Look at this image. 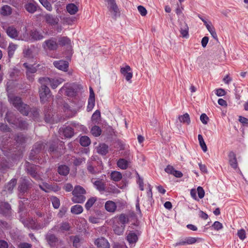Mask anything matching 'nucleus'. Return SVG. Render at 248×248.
<instances>
[{"instance_id":"nucleus-1","label":"nucleus","mask_w":248,"mask_h":248,"mask_svg":"<svg viewBox=\"0 0 248 248\" xmlns=\"http://www.w3.org/2000/svg\"><path fill=\"white\" fill-rule=\"evenodd\" d=\"M21 181L18 185L17 190L18 191V196L20 199H23V201H27L28 199L24 198L27 196L29 190L32 187L31 181L27 179L26 177H22Z\"/></svg>"},{"instance_id":"nucleus-2","label":"nucleus","mask_w":248,"mask_h":248,"mask_svg":"<svg viewBox=\"0 0 248 248\" xmlns=\"http://www.w3.org/2000/svg\"><path fill=\"white\" fill-rule=\"evenodd\" d=\"M86 193V190L80 186H76L72 191L73 197L72 201L74 203H83L86 200L84 195Z\"/></svg>"},{"instance_id":"nucleus-3","label":"nucleus","mask_w":248,"mask_h":248,"mask_svg":"<svg viewBox=\"0 0 248 248\" xmlns=\"http://www.w3.org/2000/svg\"><path fill=\"white\" fill-rule=\"evenodd\" d=\"M112 139V145L113 147L117 149L119 151L125 149L126 145L121 140L117 139L118 133L111 127L109 126V137ZM110 137H109V139Z\"/></svg>"},{"instance_id":"nucleus-4","label":"nucleus","mask_w":248,"mask_h":248,"mask_svg":"<svg viewBox=\"0 0 248 248\" xmlns=\"http://www.w3.org/2000/svg\"><path fill=\"white\" fill-rule=\"evenodd\" d=\"M81 89H82V87L80 85L76 83L69 84L67 83L61 88L60 92L62 93L63 91H65V93L67 96L72 97L76 95L78 90Z\"/></svg>"},{"instance_id":"nucleus-5","label":"nucleus","mask_w":248,"mask_h":248,"mask_svg":"<svg viewBox=\"0 0 248 248\" xmlns=\"http://www.w3.org/2000/svg\"><path fill=\"white\" fill-rule=\"evenodd\" d=\"M37 169L38 166L37 165L30 163L29 162H26L25 163V170L26 172L36 180H38L40 178Z\"/></svg>"},{"instance_id":"nucleus-6","label":"nucleus","mask_w":248,"mask_h":248,"mask_svg":"<svg viewBox=\"0 0 248 248\" xmlns=\"http://www.w3.org/2000/svg\"><path fill=\"white\" fill-rule=\"evenodd\" d=\"M109 12L112 18L114 19L120 16L121 11L115 0H109Z\"/></svg>"},{"instance_id":"nucleus-7","label":"nucleus","mask_w":248,"mask_h":248,"mask_svg":"<svg viewBox=\"0 0 248 248\" xmlns=\"http://www.w3.org/2000/svg\"><path fill=\"white\" fill-rule=\"evenodd\" d=\"M203 239L199 237H186L180 240L176 244V246H185L186 245H192L196 243H199L203 241Z\"/></svg>"},{"instance_id":"nucleus-8","label":"nucleus","mask_w":248,"mask_h":248,"mask_svg":"<svg viewBox=\"0 0 248 248\" xmlns=\"http://www.w3.org/2000/svg\"><path fill=\"white\" fill-rule=\"evenodd\" d=\"M39 93L41 102H46L50 96V90L46 85H42L39 89Z\"/></svg>"},{"instance_id":"nucleus-9","label":"nucleus","mask_w":248,"mask_h":248,"mask_svg":"<svg viewBox=\"0 0 248 248\" xmlns=\"http://www.w3.org/2000/svg\"><path fill=\"white\" fill-rule=\"evenodd\" d=\"M121 72L125 79L130 83H131V79L132 78L133 73L129 65H125L124 67H122Z\"/></svg>"},{"instance_id":"nucleus-10","label":"nucleus","mask_w":248,"mask_h":248,"mask_svg":"<svg viewBox=\"0 0 248 248\" xmlns=\"http://www.w3.org/2000/svg\"><path fill=\"white\" fill-rule=\"evenodd\" d=\"M44 44L45 47H46L50 50H55L58 48V43L53 38L45 41Z\"/></svg>"},{"instance_id":"nucleus-11","label":"nucleus","mask_w":248,"mask_h":248,"mask_svg":"<svg viewBox=\"0 0 248 248\" xmlns=\"http://www.w3.org/2000/svg\"><path fill=\"white\" fill-rule=\"evenodd\" d=\"M89 90L90 96L87 106V110L88 111H91L93 108L95 104V95L93 89L91 87H90Z\"/></svg>"},{"instance_id":"nucleus-12","label":"nucleus","mask_w":248,"mask_h":248,"mask_svg":"<svg viewBox=\"0 0 248 248\" xmlns=\"http://www.w3.org/2000/svg\"><path fill=\"white\" fill-rule=\"evenodd\" d=\"M8 99L16 109L23 103L20 97L12 94L8 95Z\"/></svg>"},{"instance_id":"nucleus-13","label":"nucleus","mask_w":248,"mask_h":248,"mask_svg":"<svg viewBox=\"0 0 248 248\" xmlns=\"http://www.w3.org/2000/svg\"><path fill=\"white\" fill-rule=\"evenodd\" d=\"M115 222L121 226L124 225L125 227V224L129 222V218L127 215L122 214L118 217L114 218L113 222Z\"/></svg>"},{"instance_id":"nucleus-14","label":"nucleus","mask_w":248,"mask_h":248,"mask_svg":"<svg viewBox=\"0 0 248 248\" xmlns=\"http://www.w3.org/2000/svg\"><path fill=\"white\" fill-rule=\"evenodd\" d=\"M229 162L230 165L233 169L236 170L238 168V163L235 153L231 151L228 154Z\"/></svg>"},{"instance_id":"nucleus-15","label":"nucleus","mask_w":248,"mask_h":248,"mask_svg":"<svg viewBox=\"0 0 248 248\" xmlns=\"http://www.w3.org/2000/svg\"><path fill=\"white\" fill-rule=\"evenodd\" d=\"M11 213V207L7 202L2 203L0 205V214L5 216L10 215Z\"/></svg>"},{"instance_id":"nucleus-16","label":"nucleus","mask_w":248,"mask_h":248,"mask_svg":"<svg viewBox=\"0 0 248 248\" xmlns=\"http://www.w3.org/2000/svg\"><path fill=\"white\" fill-rule=\"evenodd\" d=\"M43 18L47 24L51 26H55L58 24L59 19L55 18L50 14H46L43 16Z\"/></svg>"},{"instance_id":"nucleus-17","label":"nucleus","mask_w":248,"mask_h":248,"mask_svg":"<svg viewBox=\"0 0 248 248\" xmlns=\"http://www.w3.org/2000/svg\"><path fill=\"white\" fill-rule=\"evenodd\" d=\"M54 66L58 69L66 71L68 70V62L65 61H55L53 63Z\"/></svg>"},{"instance_id":"nucleus-18","label":"nucleus","mask_w":248,"mask_h":248,"mask_svg":"<svg viewBox=\"0 0 248 248\" xmlns=\"http://www.w3.org/2000/svg\"><path fill=\"white\" fill-rule=\"evenodd\" d=\"M97 247L100 248H108V242L104 237L97 239L94 242Z\"/></svg>"},{"instance_id":"nucleus-19","label":"nucleus","mask_w":248,"mask_h":248,"mask_svg":"<svg viewBox=\"0 0 248 248\" xmlns=\"http://www.w3.org/2000/svg\"><path fill=\"white\" fill-rule=\"evenodd\" d=\"M130 164L129 160L124 158H120L117 162V165L119 168L122 170L127 169Z\"/></svg>"},{"instance_id":"nucleus-20","label":"nucleus","mask_w":248,"mask_h":248,"mask_svg":"<svg viewBox=\"0 0 248 248\" xmlns=\"http://www.w3.org/2000/svg\"><path fill=\"white\" fill-rule=\"evenodd\" d=\"M30 36L34 41H38L44 38L43 34L36 30H31L30 31Z\"/></svg>"},{"instance_id":"nucleus-21","label":"nucleus","mask_w":248,"mask_h":248,"mask_svg":"<svg viewBox=\"0 0 248 248\" xmlns=\"http://www.w3.org/2000/svg\"><path fill=\"white\" fill-rule=\"evenodd\" d=\"M7 35L12 38L16 39L18 35V32L14 26H10L6 29Z\"/></svg>"},{"instance_id":"nucleus-22","label":"nucleus","mask_w":248,"mask_h":248,"mask_svg":"<svg viewBox=\"0 0 248 248\" xmlns=\"http://www.w3.org/2000/svg\"><path fill=\"white\" fill-rule=\"evenodd\" d=\"M5 119L9 123L15 124L17 122L18 118H17L15 114L11 111H7L6 113Z\"/></svg>"},{"instance_id":"nucleus-23","label":"nucleus","mask_w":248,"mask_h":248,"mask_svg":"<svg viewBox=\"0 0 248 248\" xmlns=\"http://www.w3.org/2000/svg\"><path fill=\"white\" fill-rule=\"evenodd\" d=\"M46 239L51 246H55L58 241V238L52 233H48L46 236Z\"/></svg>"},{"instance_id":"nucleus-24","label":"nucleus","mask_w":248,"mask_h":248,"mask_svg":"<svg viewBox=\"0 0 248 248\" xmlns=\"http://www.w3.org/2000/svg\"><path fill=\"white\" fill-rule=\"evenodd\" d=\"M180 31L182 37L187 38L188 36V27L186 23H181Z\"/></svg>"},{"instance_id":"nucleus-25","label":"nucleus","mask_w":248,"mask_h":248,"mask_svg":"<svg viewBox=\"0 0 248 248\" xmlns=\"http://www.w3.org/2000/svg\"><path fill=\"white\" fill-rule=\"evenodd\" d=\"M97 152L101 155H106L108 152V146L105 143H100L97 147Z\"/></svg>"},{"instance_id":"nucleus-26","label":"nucleus","mask_w":248,"mask_h":248,"mask_svg":"<svg viewBox=\"0 0 248 248\" xmlns=\"http://www.w3.org/2000/svg\"><path fill=\"white\" fill-rule=\"evenodd\" d=\"M17 109L23 115L27 116L31 108L29 106L23 103Z\"/></svg>"},{"instance_id":"nucleus-27","label":"nucleus","mask_w":248,"mask_h":248,"mask_svg":"<svg viewBox=\"0 0 248 248\" xmlns=\"http://www.w3.org/2000/svg\"><path fill=\"white\" fill-rule=\"evenodd\" d=\"M17 184V179L13 178L10 180L9 182L5 186V189L7 190L9 193H12L14 187L16 186Z\"/></svg>"},{"instance_id":"nucleus-28","label":"nucleus","mask_w":248,"mask_h":248,"mask_svg":"<svg viewBox=\"0 0 248 248\" xmlns=\"http://www.w3.org/2000/svg\"><path fill=\"white\" fill-rule=\"evenodd\" d=\"M113 228L114 233L119 235L123 234L125 228L124 225L121 226L115 222H114Z\"/></svg>"},{"instance_id":"nucleus-29","label":"nucleus","mask_w":248,"mask_h":248,"mask_svg":"<svg viewBox=\"0 0 248 248\" xmlns=\"http://www.w3.org/2000/svg\"><path fill=\"white\" fill-rule=\"evenodd\" d=\"M62 132L63 136L67 138H71L74 135V129L70 127L67 126L62 128Z\"/></svg>"},{"instance_id":"nucleus-30","label":"nucleus","mask_w":248,"mask_h":248,"mask_svg":"<svg viewBox=\"0 0 248 248\" xmlns=\"http://www.w3.org/2000/svg\"><path fill=\"white\" fill-rule=\"evenodd\" d=\"M64 80L62 78H50V84L52 89L56 88L59 85L62 83Z\"/></svg>"},{"instance_id":"nucleus-31","label":"nucleus","mask_w":248,"mask_h":248,"mask_svg":"<svg viewBox=\"0 0 248 248\" xmlns=\"http://www.w3.org/2000/svg\"><path fill=\"white\" fill-rule=\"evenodd\" d=\"M70 169L68 166L65 165L60 166L58 168V173L63 176H66L69 172Z\"/></svg>"},{"instance_id":"nucleus-32","label":"nucleus","mask_w":248,"mask_h":248,"mask_svg":"<svg viewBox=\"0 0 248 248\" xmlns=\"http://www.w3.org/2000/svg\"><path fill=\"white\" fill-rule=\"evenodd\" d=\"M66 10L70 15H75L77 13L78 9L74 3H70L67 5Z\"/></svg>"},{"instance_id":"nucleus-33","label":"nucleus","mask_w":248,"mask_h":248,"mask_svg":"<svg viewBox=\"0 0 248 248\" xmlns=\"http://www.w3.org/2000/svg\"><path fill=\"white\" fill-rule=\"evenodd\" d=\"M17 121L14 125L19 127L20 129L25 130L28 128V124L25 121L18 118Z\"/></svg>"},{"instance_id":"nucleus-34","label":"nucleus","mask_w":248,"mask_h":248,"mask_svg":"<svg viewBox=\"0 0 248 248\" xmlns=\"http://www.w3.org/2000/svg\"><path fill=\"white\" fill-rule=\"evenodd\" d=\"M110 176L111 180L115 182H118L120 181L122 178V173L120 172L117 171H112Z\"/></svg>"},{"instance_id":"nucleus-35","label":"nucleus","mask_w":248,"mask_h":248,"mask_svg":"<svg viewBox=\"0 0 248 248\" xmlns=\"http://www.w3.org/2000/svg\"><path fill=\"white\" fill-rule=\"evenodd\" d=\"M137 234L132 232H130L127 236V240L130 244H134L138 240Z\"/></svg>"},{"instance_id":"nucleus-36","label":"nucleus","mask_w":248,"mask_h":248,"mask_svg":"<svg viewBox=\"0 0 248 248\" xmlns=\"http://www.w3.org/2000/svg\"><path fill=\"white\" fill-rule=\"evenodd\" d=\"M23 66L26 69V73L34 74L36 72L37 69L33 65L29 64L27 62L24 63Z\"/></svg>"},{"instance_id":"nucleus-37","label":"nucleus","mask_w":248,"mask_h":248,"mask_svg":"<svg viewBox=\"0 0 248 248\" xmlns=\"http://www.w3.org/2000/svg\"><path fill=\"white\" fill-rule=\"evenodd\" d=\"M0 14L4 16H7L12 14V8L8 5H4L1 8Z\"/></svg>"},{"instance_id":"nucleus-38","label":"nucleus","mask_w":248,"mask_h":248,"mask_svg":"<svg viewBox=\"0 0 248 248\" xmlns=\"http://www.w3.org/2000/svg\"><path fill=\"white\" fill-rule=\"evenodd\" d=\"M58 43V45H60L61 46L70 45L71 44V41L67 37L63 36L59 38Z\"/></svg>"},{"instance_id":"nucleus-39","label":"nucleus","mask_w":248,"mask_h":248,"mask_svg":"<svg viewBox=\"0 0 248 248\" xmlns=\"http://www.w3.org/2000/svg\"><path fill=\"white\" fill-rule=\"evenodd\" d=\"M178 119L181 123H186L187 124H189L190 123L189 115L187 113L179 116Z\"/></svg>"},{"instance_id":"nucleus-40","label":"nucleus","mask_w":248,"mask_h":248,"mask_svg":"<svg viewBox=\"0 0 248 248\" xmlns=\"http://www.w3.org/2000/svg\"><path fill=\"white\" fill-rule=\"evenodd\" d=\"M79 143L81 146L87 147L91 143V140L89 137L86 136H82L80 138Z\"/></svg>"},{"instance_id":"nucleus-41","label":"nucleus","mask_w":248,"mask_h":248,"mask_svg":"<svg viewBox=\"0 0 248 248\" xmlns=\"http://www.w3.org/2000/svg\"><path fill=\"white\" fill-rule=\"evenodd\" d=\"M83 212L82 207L79 204L75 205L72 206L71 208V212L72 214L78 215L81 213Z\"/></svg>"},{"instance_id":"nucleus-42","label":"nucleus","mask_w":248,"mask_h":248,"mask_svg":"<svg viewBox=\"0 0 248 248\" xmlns=\"http://www.w3.org/2000/svg\"><path fill=\"white\" fill-rule=\"evenodd\" d=\"M198 138L200 145L202 148V151L204 152H206L207 150V148L202 135L201 134L198 135Z\"/></svg>"},{"instance_id":"nucleus-43","label":"nucleus","mask_w":248,"mask_h":248,"mask_svg":"<svg viewBox=\"0 0 248 248\" xmlns=\"http://www.w3.org/2000/svg\"><path fill=\"white\" fill-rule=\"evenodd\" d=\"M100 118V112L99 110H96L92 115V121L94 124H96L99 122Z\"/></svg>"},{"instance_id":"nucleus-44","label":"nucleus","mask_w":248,"mask_h":248,"mask_svg":"<svg viewBox=\"0 0 248 248\" xmlns=\"http://www.w3.org/2000/svg\"><path fill=\"white\" fill-rule=\"evenodd\" d=\"M91 132L94 136L98 137L101 134V129L99 126L94 125L91 129Z\"/></svg>"},{"instance_id":"nucleus-45","label":"nucleus","mask_w":248,"mask_h":248,"mask_svg":"<svg viewBox=\"0 0 248 248\" xmlns=\"http://www.w3.org/2000/svg\"><path fill=\"white\" fill-rule=\"evenodd\" d=\"M17 47V45L10 44L8 47V56L9 57H12L16 50Z\"/></svg>"},{"instance_id":"nucleus-46","label":"nucleus","mask_w":248,"mask_h":248,"mask_svg":"<svg viewBox=\"0 0 248 248\" xmlns=\"http://www.w3.org/2000/svg\"><path fill=\"white\" fill-rule=\"evenodd\" d=\"M25 8L26 10L31 13H33L36 11V6L33 3H29L25 5Z\"/></svg>"},{"instance_id":"nucleus-47","label":"nucleus","mask_w":248,"mask_h":248,"mask_svg":"<svg viewBox=\"0 0 248 248\" xmlns=\"http://www.w3.org/2000/svg\"><path fill=\"white\" fill-rule=\"evenodd\" d=\"M206 27L208 31L210 32L212 37L215 40H217V36L214 28L210 25H207Z\"/></svg>"},{"instance_id":"nucleus-48","label":"nucleus","mask_w":248,"mask_h":248,"mask_svg":"<svg viewBox=\"0 0 248 248\" xmlns=\"http://www.w3.org/2000/svg\"><path fill=\"white\" fill-rule=\"evenodd\" d=\"M63 109L64 112L70 111L71 112V114L70 113L69 114V116L70 117H72L76 113V111L75 110H72L71 109L69 105L66 103H64L63 104Z\"/></svg>"},{"instance_id":"nucleus-49","label":"nucleus","mask_w":248,"mask_h":248,"mask_svg":"<svg viewBox=\"0 0 248 248\" xmlns=\"http://www.w3.org/2000/svg\"><path fill=\"white\" fill-rule=\"evenodd\" d=\"M96 201V199L94 197H92L90 198L86 203L85 204V208L87 210H89L90 208L93 205L95 201Z\"/></svg>"},{"instance_id":"nucleus-50","label":"nucleus","mask_w":248,"mask_h":248,"mask_svg":"<svg viewBox=\"0 0 248 248\" xmlns=\"http://www.w3.org/2000/svg\"><path fill=\"white\" fill-rule=\"evenodd\" d=\"M15 140L19 143H22L25 142L26 138L21 134H18L15 137Z\"/></svg>"},{"instance_id":"nucleus-51","label":"nucleus","mask_w":248,"mask_h":248,"mask_svg":"<svg viewBox=\"0 0 248 248\" xmlns=\"http://www.w3.org/2000/svg\"><path fill=\"white\" fill-rule=\"evenodd\" d=\"M40 3L48 11L52 10L51 4L47 0H39Z\"/></svg>"},{"instance_id":"nucleus-52","label":"nucleus","mask_w":248,"mask_h":248,"mask_svg":"<svg viewBox=\"0 0 248 248\" xmlns=\"http://www.w3.org/2000/svg\"><path fill=\"white\" fill-rule=\"evenodd\" d=\"M237 236L241 240H244L246 238V233L245 230L242 229L238 231Z\"/></svg>"},{"instance_id":"nucleus-53","label":"nucleus","mask_w":248,"mask_h":248,"mask_svg":"<svg viewBox=\"0 0 248 248\" xmlns=\"http://www.w3.org/2000/svg\"><path fill=\"white\" fill-rule=\"evenodd\" d=\"M94 185L96 186L97 188L100 191H103L105 189V185L104 183L101 181H96L94 183Z\"/></svg>"},{"instance_id":"nucleus-54","label":"nucleus","mask_w":248,"mask_h":248,"mask_svg":"<svg viewBox=\"0 0 248 248\" xmlns=\"http://www.w3.org/2000/svg\"><path fill=\"white\" fill-rule=\"evenodd\" d=\"M52 202L54 208L58 209L59 207L60 202L58 198L56 197H53L52 199Z\"/></svg>"},{"instance_id":"nucleus-55","label":"nucleus","mask_w":248,"mask_h":248,"mask_svg":"<svg viewBox=\"0 0 248 248\" xmlns=\"http://www.w3.org/2000/svg\"><path fill=\"white\" fill-rule=\"evenodd\" d=\"M50 78L48 77H41L38 79L39 82L42 85H46L48 82H50Z\"/></svg>"},{"instance_id":"nucleus-56","label":"nucleus","mask_w":248,"mask_h":248,"mask_svg":"<svg viewBox=\"0 0 248 248\" xmlns=\"http://www.w3.org/2000/svg\"><path fill=\"white\" fill-rule=\"evenodd\" d=\"M137 184L139 186L140 190L141 191L144 190L143 179H142V178L140 177L139 175H138V180H137Z\"/></svg>"},{"instance_id":"nucleus-57","label":"nucleus","mask_w":248,"mask_h":248,"mask_svg":"<svg viewBox=\"0 0 248 248\" xmlns=\"http://www.w3.org/2000/svg\"><path fill=\"white\" fill-rule=\"evenodd\" d=\"M138 10L142 16H145L147 15V10L144 7L140 5L138 7Z\"/></svg>"},{"instance_id":"nucleus-58","label":"nucleus","mask_w":248,"mask_h":248,"mask_svg":"<svg viewBox=\"0 0 248 248\" xmlns=\"http://www.w3.org/2000/svg\"><path fill=\"white\" fill-rule=\"evenodd\" d=\"M87 170L89 171V172L93 174H96L97 172L95 168L91 163L88 164L87 166Z\"/></svg>"},{"instance_id":"nucleus-59","label":"nucleus","mask_w":248,"mask_h":248,"mask_svg":"<svg viewBox=\"0 0 248 248\" xmlns=\"http://www.w3.org/2000/svg\"><path fill=\"white\" fill-rule=\"evenodd\" d=\"M175 170L174 169L173 167L171 165H168L166 167V168L165 169V171L166 173H167L168 174H171V175H172V174H173V171Z\"/></svg>"},{"instance_id":"nucleus-60","label":"nucleus","mask_w":248,"mask_h":248,"mask_svg":"<svg viewBox=\"0 0 248 248\" xmlns=\"http://www.w3.org/2000/svg\"><path fill=\"white\" fill-rule=\"evenodd\" d=\"M214 230H219L222 228V224L219 221H215L212 225Z\"/></svg>"},{"instance_id":"nucleus-61","label":"nucleus","mask_w":248,"mask_h":248,"mask_svg":"<svg viewBox=\"0 0 248 248\" xmlns=\"http://www.w3.org/2000/svg\"><path fill=\"white\" fill-rule=\"evenodd\" d=\"M0 131L4 132H10L11 131V129L7 124H0Z\"/></svg>"},{"instance_id":"nucleus-62","label":"nucleus","mask_w":248,"mask_h":248,"mask_svg":"<svg viewBox=\"0 0 248 248\" xmlns=\"http://www.w3.org/2000/svg\"><path fill=\"white\" fill-rule=\"evenodd\" d=\"M73 245L76 248H78L79 247L80 239L78 236H75L73 237Z\"/></svg>"},{"instance_id":"nucleus-63","label":"nucleus","mask_w":248,"mask_h":248,"mask_svg":"<svg viewBox=\"0 0 248 248\" xmlns=\"http://www.w3.org/2000/svg\"><path fill=\"white\" fill-rule=\"evenodd\" d=\"M215 93L218 96H222L226 94V92L224 89L220 88L216 90Z\"/></svg>"},{"instance_id":"nucleus-64","label":"nucleus","mask_w":248,"mask_h":248,"mask_svg":"<svg viewBox=\"0 0 248 248\" xmlns=\"http://www.w3.org/2000/svg\"><path fill=\"white\" fill-rule=\"evenodd\" d=\"M209 118L205 113H202L200 116V120L203 124H207Z\"/></svg>"}]
</instances>
